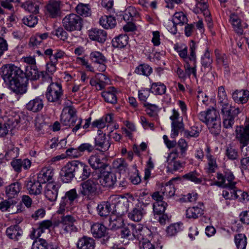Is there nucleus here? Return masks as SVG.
<instances>
[{
    "mask_svg": "<svg viewBox=\"0 0 249 249\" xmlns=\"http://www.w3.org/2000/svg\"><path fill=\"white\" fill-rule=\"evenodd\" d=\"M0 75L4 83L14 93L22 95L27 90L28 80L24 72L13 64H7L0 69Z\"/></svg>",
    "mask_w": 249,
    "mask_h": 249,
    "instance_id": "f257e3e1",
    "label": "nucleus"
},
{
    "mask_svg": "<svg viewBox=\"0 0 249 249\" xmlns=\"http://www.w3.org/2000/svg\"><path fill=\"white\" fill-rule=\"evenodd\" d=\"M218 103L221 106V114L223 127L232 129L235 123V118L241 111L239 107L231 106L228 102L227 95L223 87L218 88Z\"/></svg>",
    "mask_w": 249,
    "mask_h": 249,
    "instance_id": "f03ea898",
    "label": "nucleus"
},
{
    "mask_svg": "<svg viewBox=\"0 0 249 249\" xmlns=\"http://www.w3.org/2000/svg\"><path fill=\"white\" fill-rule=\"evenodd\" d=\"M98 185V181L95 176L93 175L80 184L79 193L83 196L90 198L96 194Z\"/></svg>",
    "mask_w": 249,
    "mask_h": 249,
    "instance_id": "7ed1b4c3",
    "label": "nucleus"
},
{
    "mask_svg": "<svg viewBox=\"0 0 249 249\" xmlns=\"http://www.w3.org/2000/svg\"><path fill=\"white\" fill-rule=\"evenodd\" d=\"M63 95L62 85L58 82H51L45 92V97L48 102L57 104L61 103Z\"/></svg>",
    "mask_w": 249,
    "mask_h": 249,
    "instance_id": "20e7f679",
    "label": "nucleus"
},
{
    "mask_svg": "<svg viewBox=\"0 0 249 249\" xmlns=\"http://www.w3.org/2000/svg\"><path fill=\"white\" fill-rule=\"evenodd\" d=\"M62 25L65 30L68 32L80 31L83 26V20L78 15L70 14L62 19Z\"/></svg>",
    "mask_w": 249,
    "mask_h": 249,
    "instance_id": "39448f33",
    "label": "nucleus"
},
{
    "mask_svg": "<svg viewBox=\"0 0 249 249\" xmlns=\"http://www.w3.org/2000/svg\"><path fill=\"white\" fill-rule=\"evenodd\" d=\"M75 222L76 219L71 215H63L59 219L61 231L64 234H69L77 232L78 228L74 224Z\"/></svg>",
    "mask_w": 249,
    "mask_h": 249,
    "instance_id": "423d86ee",
    "label": "nucleus"
},
{
    "mask_svg": "<svg viewBox=\"0 0 249 249\" xmlns=\"http://www.w3.org/2000/svg\"><path fill=\"white\" fill-rule=\"evenodd\" d=\"M6 114L2 115L5 118L3 123H0V137L6 135L9 130H12L16 128L20 122V118L19 115H15L5 116Z\"/></svg>",
    "mask_w": 249,
    "mask_h": 249,
    "instance_id": "0eeeda50",
    "label": "nucleus"
},
{
    "mask_svg": "<svg viewBox=\"0 0 249 249\" xmlns=\"http://www.w3.org/2000/svg\"><path fill=\"white\" fill-rule=\"evenodd\" d=\"M95 176L98 181V184H100L103 187L112 188L117 181L116 175L111 172H104Z\"/></svg>",
    "mask_w": 249,
    "mask_h": 249,
    "instance_id": "6e6552de",
    "label": "nucleus"
},
{
    "mask_svg": "<svg viewBox=\"0 0 249 249\" xmlns=\"http://www.w3.org/2000/svg\"><path fill=\"white\" fill-rule=\"evenodd\" d=\"M188 19L186 16L182 12H176L173 16L172 20H169L166 23L167 29L173 34L177 32V25H183L186 24Z\"/></svg>",
    "mask_w": 249,
    "mask_h": 249,
    "instance_id": "1a4fd4ad",
    "label": "nucleus"
},
{
    "mask_svg": "<svg viewBox=\"0 0 249 249\" xmlns=\"http://www.w3.org/2000/svg\"><path fill=\"white\" fill-rule=\"evenodd\" d=\"M118 198L119 197L117 196H111L109 198V201L103 202L99 204L97 208L99 214L101 216H107L110 213H111V214H113L115 212H116V210H114L115 207V204H111L110 201H112L113 200Z\"/></svg>",
    "mask_w": 249,
    "mask_h": 249,
    "instance_id": "9d476101",
    "label": "nucleus"
},
{
    "mask_svg": "<svg viewBox=\"0 0 249 249\" xmlns=\"http://www.w3.org/2000/svg\"><path fill=\"white\" fill-rule=\"evenodd\" d=\"M235 138L241 145L248 146L249 144V124L245 126H237Z\"/></svg>",
    "mask_w": 249,
    "mask_h": 249,
    "instance_id": "9b49d317",
    "label": "nucleus"
},
{
    "mask_svg": "<svg viewBox=\"0 0 249 249\" xmlns=\"http://www.w3.org/2000/svg\"><path fill=\"white\" fill-rule=\"evenodd\" d=\"M82 120L78 117H69L68 115H61V122L65 126L73 127L72 131L76 133L81 126Z\"/></svg>",
    "mask_w": 249,
    "mask_h": 249,
    "instance_id": "f8f14e48",
    "label": "nucleus"
},
{
    "mask_svg": "<svg viewBox=\"0 0 249 249\" xmlns=\"http://www.w3.org/2000/svg\"><path fill=\"white\" fill-rule=\"evenodd\" d=\"M60 187L59 183L49 182L45 188V197L50 201H55L57 197L58 190Z\"/></svg>",
    "mask_w": 249,
    "mask_h": 249,
    "instance_id": "ddd939ff",
    "label": "nucleus"
},
{
    "mask_svg": "<svg viewBox=\"0 0 249 249\" xmlns=\"http://www.w3.org/2000/svg\"><path fill=\"white\" fill-rule=\"evenodd\" d=\"M46 13L52 18H56L61 16L60 2L51 0L46 5Z\"/></svg>",
    "mask_w": 249,
    "mask_h": 249,
    "instance_id": "4468645a",
    "label": "nucleus"
},
{
    "mask_svg": "<svg viewBox=\"0 0 249 249\" xmlns=\"http://www.w3.org/2000/svg\"><path fill=\"white\" fill-rule=\"evenodd\" d=\"M216 178L218 181L215 182L214 184L219 187H225L228 185H229L231 183H236V182L233 181L234 175L232 172L229 171H226L224 175L217 173Z\"/></svg>",
    "mask_w": 249,
    "mask_h": 249,
    "instance_id": "2eb2a0df",
    "label": "nucleus"
},
{
    "mask_svg": "<svg viewBox=\"0 0 249 249\" xmlns=\"http://www.w3.org/2000/svg\"><path fill=\"white\" fill-rule=\"evenodd\" d=\"M199 120L206 124L215 120H219L218 112L214 108L209 109L206 111H202L198 115Z\"/></svg>",
    "mask_w": 249,
    "mask_h": 249,
    "instance_id": "dca6fc26",
    "label": "nucleus"
},
{
    "mask_svg": "<svg viewBox=\"0 0 249 249\" xmlns=\"http://www.w3.org/2000/svg\"><path fill=\"white\" fill-rule=\"evenodd\" d=\"M89 59L93 62L100 65L99 71H104L106 69L105 63L107 60L102 53L99 51L92 52L89 55Z\"/></svg>",
    "mask_w": 249,
    "mask_h": 249,
    "instance_id": "f3484780",
    "label": "nucleus"
},
{
    "mask_svg": "<svg viewBox=\"0 0 249 249\" xmlns=\"http://www.w3.org/2000/svg\"><path fill=\"white\" fill-rule=\"evenodd\" d=\"M195 1L196 7L194 9V12L196 13H203L204 16L208 18L207 20L210 22L212 19L210 18V12L208 9L207 0H195Z\"/></svg>",
    "mask_w": 249,
    "mask_h": 249,
    "instance_id": "a211bd4d",
    "label": "nucleus"
},
{
    "mask_svg": "<svg viewBox=\"0 0 249 249\" xmlns=\"http://www.w3.org/2000/svg\"><path fill=\"white\" fill-rule=\"evenodd\" d=\"M89 36L90 39L103 43L106 40L107 33L104 30L94 28L89 31Z\"/></svg>",
    "mask_w": 249,
    "mask_h": 249,
    "instance_id": "6ab92c4d",
    "label": "nucleus"
},
{
    "mask_svg": "<svg viewBox=\"0 0 249 249\" xmlns=\"http://www.w3.org/2000/svg\"><path fill=\"white\" fill-rule=\"evenodd\" d=\"M11 165L15 172L19 173L21 171L22 167L25 170H27L30 168L31 161L27 159L23 160L21 159H15L11 162Z\"/></svg>",
    "mask_w": 249,
    "mask_h": 249,
    "instance_id": "aec40b11",
    "label": "nucleus"
},
{
    "mask_svg": "<svg viewBox=\"0 0 249 249\" xmlns=\"http://www.w3.org/2000/svg\"><path fill=\"white\" fill-rule=\"evenodd\" d=\"M91 232L94 237L100 238L107 235V229L102 224L95 223L91 227Z\"/></svg>",
    "mask_w": 249,
    "mask_h": 249,
    "instance_id": "412c9836",
    "label": "nucleus"
},
{
    "mask_svg": "<svg viewBox=\"0 0 249 249\" xmlns=\"http://www.w3.org/2000/svg\"><path fill=\"white\" fill-rule=\"evenodd\" d=\"M42 183L37 179L28 181L26 185V188L30 195H38L41 193L42 187Z\"/></svg>",
    "mask_w": 249,
    "mask_h": 249,
    "instance_id": "4be33fe9",
    "label": "nucleus"
},
{
    "mask_svg": "<svg viewBox=\"0 0 249 249\" xmlns=\"http://www.w3.org/2000/svg\"><path fill=\"white\" fill-rule=\"evenodd\" d=\"M76 245L79 249H94L95 243L92 238L83 236L79 239Z\"/></svg>",
    "mask_w": 249,
    "mask_h": 249,
    "instance_id": "5701e85b",
    "label": "nucleus"
},
{
    "mask_svg": "<svg viewBox=\"0 0 249 249\" xmlns=\"http://www.w3.org/2000/svg\"><path fill=\"white\" fill-rule=\"evenodd\" d=\"M145 212L142 207V205H137L136 206L130 211L128 214V217L134 221L139 222L140 221Z\"/></svg>",
    "mask_w": 249,
    "mask_h": 249,
    "instance_id": "b1692460",
    "label": "nucleus"
},
{
    "mask_svg": "<svg viewBox=\"0 0 249 249\" xmlns=\"http://www.w3.org/2000/svg\"><path fill=\"white\" fill-rule=\"evenodd\" d=\"M53 170L50 167L43 168L38 174L37 179L42 183H45L52 179Z\"/></svg>",
    "mask_w": 249,
    "mask_h": 249,
    "instance_id": "393cba45",
    "label": "nucleus"
},
{
    "mask_svg": "<svg viewBox=\"0 0 249 249\" xmlns=\"http://www.w3.org/2000/svg\"><path fill=\"white\" fill-rule=\"evenodd\" d=\"M170 159H167V168L169 172H175L184 168L185 165V162L181 161L174 159L172 156H170Z\"/></svg>",
    "mask_w": 249,
    "mask_h": 249,
    "instance_id": "a878e982",
    "label": "nucleus"
},
{
    "mask_svg": "<svg viewBox=\"0 0 249 249\" xmlns=\"http://www.w3.org/2000/svg\"><path fill=\"white\" fill-rule=\"evenodd\" d=\"M44 104L43 100L39 97L30 100L26 105L27 110L33 112H38L43 108Z\"/></svg>",
    "mask_w": 249,
    "mask_h": 249,
    "instance_id": "bb28decb",
    "label": "nucleus"
},
{
    "mask_svg": "<svg viewBox=\"0 0 249 249\" xmlns=\"http://www.w3.org/2000/svg\"><path fill=\"white\" fill-rule=\"evenodd\" d=\"M233 100L237 103H246L249 99V91L248 90H236L232 94Z\"/></svg>",
    "mask_w": 249,
    "mask_h": 249,
    "instance_id": "cd10ccee",
    "label": "nucleus"
},
{
    "mask_svg": "<svg viewBox=\"0 0 249 249\" xmlns=\"http://www.w3.org/2000/svg\"><path fill=\"white\" fill-rule=\"evenodd\" d=\"M88 162L90 166L94 169H105L107 164L103 161V159L98 155H93L89 157Z\"/></svg>",
    "mask_w": 249,
    "mask_h": 249,
    "instance_id": "c85d7f7f",
    "label": "nucleus"
},
{
    "mask_svg": "<svg viewBox=\"0 0 249 249\" xmlns=\"http://www.w3.org/2000/svg\"><path fill=\"white\" fill-rule=\"evenodd\" d=\"M22 233V229L18 225H12L8 227L6 231L7 236L10 239L15 241L18 240L19 237H20Z\"/></svg>",
    "mask_w": 249,
    "mask_h": 249,
    "instance_id": "c756f323",
    "label": "nucleus"
},
{
    "mask_svg": "<svg viewBox=\"0 0 249 249\" xmlns=\"http://www.w3.org/2000/svg\"><path fill=\"white\" fill-rule=\"evenodd\" d=\"M96 149L106 151L110 147L109 143L106 141V134L98 135L95 138V145Z\"/></svg>",
    "mask_w": 249,
    "mask_h": 249,
    "instance_id": "7c9ffc66",
    "label": "nucleus"
},
{
    "mask_svg": "<svg viewBox=\"0 0 249 249\" xmlns=\"http://www.w3.org/2000/svg\"><path fill=\"white\" fill-rule=\"evenodd\" d=\"M21 189V186L19 182L13 183L6 187V195L9 198H15L18 196Z\"/></svg>",
    "mask_w": 249,
    "mask_h": 249,
    "instance_id": "2f4dec72",
    "label": "nucleus"
},
{
    "mask_svg": "<svg viewBox=\"0 0 249 249\" xmlns=\"http://www.w3.org/2000/svg\"><path fill=\"white\" fill-rule=\"evenodd\" d=\"M116 90L113 87L108 88L107 90L102 92V96L105 101L112 104L117 103Z\"/></svg>",
    "mask_w": 249,
    "mask_h": 249,
    "instance_id": "473e14b6",
    "label": "nucleus"
},
{
    "mask_svg": "<svg viewBox=\"0 0 249 249\" xmlns=\"http://www.w3.org/2000/svg\"><path fill=\"white\" fill-rule=\"evenodd\" d=\"M99 23L105 29H112L116 26V20L115 18L111 16L105 15L100 18Z\"/></svg>",
    "mask_w": 249,
    "mask_h": 249,
    "instance_id": "72a5a7b5",
    "label": "nucleus"
},
{
    "mask_svg": "<svg viewBox=\"0 0 249 249\" xmlns=\"http://www.w3.org/2000/svg\"><path fill=\"white\" fill-rule=\"evenodd\" d=\"M230 21L232 25L234 31L237 34L239 35H242L244 34L241 20L237 15L235 14H231L230 16Z\"/></svg>",
    "mask_w": 249,
    "mask_h": 249,
    "instance_id": "f704fd0d",
    "label": "nucleus"
},
{
    "mask_svg": "<svg viewBox=\"0 0 249 249\" xmlns=\"http://www.w3.org/2000/svg\"><path fill=\"white\" fill-rule=\"evenodd\" d=\"M40 2L37 0H29L22 4V7L30 13L36 14L38 13Z\"/></svg>",
    "mask_w": 249,
    "mask_h": 249,
    "instance_id": "c9c22d12",
    "label": "nucleus"
},
{
    "mask_svg": "<svg viewBox=\"0 0 249 249\" xmlns=\"http://www.w3.org/2000/svg\"><path fill=\"white\" fill-rule=\"evenodd\" d=\"M123 220L121 217L116 215L114 213L111 214L109 218V227L112 230L120 228L123 225Z\"/></svg>",
    "mask_w": 249,
    "mask_h": 249,
    "instance_id": "e433bc0d",
    "label": "nucleus"
},
{
    "mask_svg": "<svg viewBox=\"0 0 249 249\" xmlns=\"http://www.w3.org/2000/svg\"><path fill=\"white\" fill-rule=\"evenodd\" d=\"M128 40L127 35H120L112 39V46L115 48H123L127 44Z\"/></svg>",
    "mask_w": 249,
    "mask_h": 249,
    "instance_id": "4c0bfd02",
    "label": "nucleus"
},
{
    "mask_svg": "<svg viewBox=\"0 0 249 249\" xmlns=\"http://www.w3.org/2000/svg\"><path fill=\"white\" fill-rule=\"evenodd\" d=\"M76 13L84 17H89L91 15V10L89 4L79 3L76 7Z\"/></svg>",
    "mask_w": 249,
    "mask_h": 249,
    "instance_id": "58836bf2",
    "label": "nucleus"
},
{
    "mask_svg": "<svg viewBox=\"0 0 249 249\" xmlns=\"http://www.w3.org/2000/svg\"><path fill=\"white\" fill-rule=\"evenodd\" d=\"M161 190V194L166 198H169L175 194L176 189L172 180H170L166 183L163 188L162 187Z\"/></svg>",
    "mask_w": 249,
    "mask_h": 249,
    "instance_id": "ea45409f",
    "label": "nucleus"
},
{
    "mask_svg": "<svg viewBox=\"0 0 249 249\" xmlns=\"http://www.w3.org/2000/svg\"><path fill=\"white\" fill-rule=\"evenodd\" d=\"M203 214V209L198 206L190 207L186 211V215L188 218L196 219Z\"/></svg>",
    "mask_w": 249,
    "mask_h": 249,
    "instance_id": "a19ab883",
    "label": "nucleus"
},
{
    "mask_svg": "<svg viewBox=\"0 0 249 249\" xmlns=\"http://www.w3.org/2000/svg\"><path fill=\"white\" fill-rule=\"evenodd\" d=\"M39 72L40 71L37 70L36 66V65H34L27 67L24 74H25V77L27 79L28 81L29 79L31 80H36L39 79Z\"/></svg>",
    "mask_w": 249,
    "mask_h": 249,
    "instance_id": "79ce46f5",
    "label": "nucleus"
},
{
    "mask_svg": "<svg viewBox=\"0 0 249 249\" xmlns=\"http://www.w3.org/2000/svg\"><path fill=\"white\" fill-rule=\"evenodd\" d=\"M60 176L63 182H70L75 177L67 164L62 168L60 172Z\"/></svg>",
    "mask_w": 249,
    "mask_h": 249,
    "instance_id": "37998d69",
    "label": "nucleus"
},
{
    "mask_svg": "<svg viewBox=\"0 0 249 249\" xmlns=\"http://www.w3.org/2000/svg\"><path fill=\"white\" fill-rule=\"evenodd\" d=\"M225 155L228 159L232 160H237L239 157L238 149L231 144L226 146Z\"/></svg>",
    "mask_w": 249,
    "mask_h": 249,
    "instance_id": "c03bdc74",
    "label": "nucleus"
},
{
    "mask_svg": "<svg viewBox=\"0 0 249 249\" xmlns=\"http://www.w3.org/2000/svg\"><path fill=\"white\" fill-rule=\"evenodd\" d=\"M81 165L79 172L76 177V178L81 179V180H85L88 179L91 174V170L88 165L84 163Z\"/></svg>",
    "mask_w": 249,
    "mask_h": 249,
    "instance_id": "a18cd8bd",
    "label": "nucleus"
},
{
    "mask_svg": "<svg viewBox=\"0 0 249 249\" xmlns=\"http://www.w3.org/2000/svg\"><path fill=\"white\" fill-rule=\"evenodd\" d=\"M207 159V167L206 168V171L208 173H214L218 168V165L216 163L215 158L212 155H206Z\"/></svg>",
    "mask_w": 249,
    "mask_h": 249,
    "instance_id": "49530a36",
    "label": "nucleus"
},
{
    "mask_svg": "<svg viewBox=\"0 0 249 249\" xmlns=\"http://www.w3.org/2000/svg\"><path fill=\"white\" fill-rule=\"evenodd\" d=\"M200 174L196 170L190 172L182 176L183 178L191 181L196 184H200L202 179L200 177Z\"/></svg>",
    "mask_w": 249,
    "mask_h": 249,
    "instance_id": "de8ad7c7",
    "label": "nucleus"
},
{
    "mask_svg": "<svg viewBox=\"0 0 249 249\" xmlns=\"http://www.w3.org/2000/svg\"><path fill=\"white\" fill-rule=\"evenodd\" d=\"M213 60L208 49H207L204 54L201 57V63L204 68L212 70Z\"/></svg>",
    "mask_w": 249,
    "mask_h": 249,
    "instance_id": "09e8293b",
    "label": "nucleus"
},
{
    "mask_svg": "<svg viewBox=\"0 0 249 249\" xmlns=\"http://www.w3.org/2000/svg\"><path fill=\"white\" fill-rule=\"evenodd\" d=\"M78 194L76 190L75 189H72L69 191H67L64 196L61 198L65 200L66 202L73 205L74 201L78 198Z\"/></svg>",
    "mask_w": 249,
    "mask_h": 249,
    "instance_id": "8fccbe9b",
    "label": "nucleus"
},
{
    "mask_svg": "<svg viewBox=\"0 0 249 249\" xmlns=\"http://www.w3.org/2000/svg\"><path fill=\"white\" fill-rule=\"evenodd\" d=\"M210 132L215 136L219 134L221 131V122L220 120H215L213 123H209L207 124Z\"/></svg>",
    "mask_w": 249,
    "mask_h": 249,
    "instance_id": "3c124183",
    "label": "nucleus"
},
{
    "mask_svg": "<svg viewBox=\"0 0 249 249\" xmlns=\"http://www.w3.org/2000/svg\"><path fill=\"white\" fill-rule=\"evenodd\" d=\"M234 242L238 249H245L247 242L244 234L239 233L234 236Z\"/></svg>",
    "mask_w": 249,
    "mask_h": 249,
    "instance_id": "603ef678",
    "label": "nucleus"
},
{
    "mask_svg": "<svg viewBox=\"0 0 249 249\" xmlns=\"http://www.w3.org/2000/svg\"><path fill=\"white\" fill-rule=\"evenodd\" d=\"M166 86L161 83H154L151 85L150 90L155 94L162 95L165 93Z\"/></svg>",
    "mask_w": 249,
    "mask_h": 249,
    "instance_id": "864d4df0",
    "label": "nucleus"
},
{
    "mask_svg": "<svg viewBox=\"0 0 249 249\" xmlns=\"http://www.w3.org/2000/svg\"><path fill=\"white\" fill-rule=\"evenodd\" d=\"M167 206V203L164 201L155 202L153 204V209L154 214L161 215L164 212Z\"/></svg>",
    "mask_w": 249,
    "mask_h": 249,
    "instance_id": "5fc2aeb1",
    "label": "nucleus"
},
{
    "mask_svg": "<svg viewBox=\"0 0 249 249\" xmlns=\"http://www.w3.org/2000/svg\"><path fill=\"white\" fill-rule=\"evenodd\" d=\"M144 106L146 107V113L149 116L155 118L158 116L159 108L155 104L144 103Z\"/></svg>",
    "mask_w": 249,
    "mask_h": 249,
    "instance_id": "6e6d98bb",
    "label": "nucleus"
},
{
    "mask_svg": "<svg viewBox=\"0 0 249 249\" xmlns=\"http://www.w3.org/2000/svg\"><path fill=\"white\" fill-rule=\"evenodd\" d=\"M5 95L0 92V115L7 114L10 111L9 107L7 105Z\"/></svg>",
    "mask_w": 249,
    "mask_h": 249,
    "instance_id": "4d7b16f0",
    "label": "nucleus"
},
{
    "mask_svg": "<svg viewBox=\"0 0 249 249\" xmlns=\"http://www.w3.org/2000/svg\"><path fill=\"white\" fill-rule=\"evenodd\" d=\"M113 167L120 173L125 172L128 168V164L123 159H119L113 162Z\"/></svg>",
    "mask_w": 249,
    "mask_h": 249,
    "instance_id": "13d9d810",
    "label": "nucleus"
},
{
    "mask_svg": "<svg viewBox=\"0 0 249 249\" xmlns=\"http://www.w3.org/2000/svg\"><path fill=\"white\" fill-rule=\"evenodd\" d=\"M70 204L61 198L59 207L57 211V213L60 214L65 215L71 210V206Z\"/></svg>",
    "mask_w": 249,
    "mask_h": 249,
    "instance_id": "bf43d9fd",
    "label": "nucleus"
},
{
    "mask_svg": "<svg viewBox=\"0 0 249 249\" xmlns=\"http://www.w3.org/2000/svg\"><path fill=\"white\" fill-rule=\"evenodd\" d=\"M83 162H80L79 160H72L69 161L67 163V165L70 168L71 171L73 174V175L76 178L79 171L81 167V165Z\"/></svg>",
    "mask_w": 249,
    "mask_h": 249,
    "instance_id": "052dcab7",
    "label": "nucleus"
},
{
    "mask_svg": "<svg viewBox=\"0 0 249 249\" xmlns=\"http://www.w3.org/2000/svg\"><path fill=\"white\" fill-rule=\"evenodd\" d=\"M201 130L197 126H193L190 127V130H184V136L186 138L191 137L197 138L199 135Z\"/></svg>",
    "mask_w": 249,
    "mask_h": 249,
    "instance_id": "680f3d73",
    "label": "nucleus"
},
{
    "mask_svg": "<svg viewBox=\"0 0 249 249\" xmlns=\"http://www.w3.org/2000/svg\"><path fill=\"white\" fill-rule=\"evenodd\" d=\"M97 76L98 77L99 81L96 89L97 90H101L105 88L106 84L109 82V79L107 76L102 73L98 74Z\"/></svg>",
    "mask_w": 249,
    "mask_h": 249,
    "instance_id": "e2e57ef3",
    "label": "nucleus"
},
{
    "mask_svg": "<svg viewBox=\"0 0 249 249\" xmlns=\"http://www.w3.org/2000/svg\"><path fill=\"white\" fill-rule=\"evenodd\" d=\"M236 183H231L229 185L222 187L229 191L231 196L232 197V199H236L238 198L239 195L238 193H241V191L238 189L236 186Z\"/></svg>",
    "mask_w": 249,
    "mask_h": 249,
    "instance_id": "0e129e2a",
    "label": "nucleus"
},
{
    "mask_svg": "<svg viewBox=\"0 0 249 249\" xmlns=\"http://www.w3.org/2000/svg\"><path fill=\"white\" fill-rule=\"evenodd\" d=\"M152 71V68L148 65H140L136 69L135 72L141 75H149Z\"/></svg>",
    "mask_w": 249,
    "mask_h": 249,
    "instance_id": "69168bd1",
    "label": "nucleus"
},
{
    "mask_svg": "<svg viewBox=\"0 0 249 249\" xmlns=\"http://www.w3.org/2000/svg\"><path fill=\"white\" fill-rule=\"evenodd\" d=\"M140 249H161L157 245L152 243L149 239H145L139 242Z\"/></svg>",
    "mask_w": 249,
    "mask_h": 249,
    "instance_id": "338daca9",
    "label": "nucleus"
},
{
    "mask_svg": "<svg viewBox=\"0 0 249 249\" xmlns=\"http://www.w3.org/2000/svg\"><path fill=\"white\" fill-rule=\"evenodd\" d=\"M32 249H48V243L45 240L38 238L33 242Z\"/></svg>",
    "mask_w": 249,
    "mask_h": 249,
    "instance_id": "774afa93",
    "label": "nucleus"
}]
</instances>
